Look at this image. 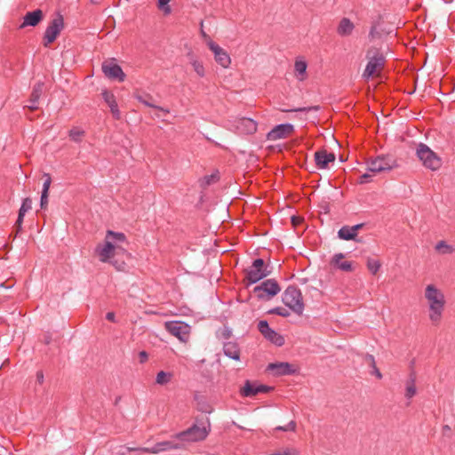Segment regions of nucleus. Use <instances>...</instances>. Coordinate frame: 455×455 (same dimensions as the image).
<instances>
[{
  "mask_svg": "<svg viewBox=\"0 0 455 455\" xmlns=\"http://www.w3.org/2000/svg\"><path fill=\"white\" fill-rule=\"evenodd\" d=\"M430 60V59L425 58V59H424L423 65L421 66V68H426V67L427 66V64H428V60Z\"/></svg>",
  "mask_w": 455,
  "mask_h": 455,
  "instance_id": "obj_61",
  "label": "nucleus"
},
{
  "mask_svg": "<svg viewBox=\"0 0 455 455\" xmlns=\"http://www.w3.org/2000/svg\"><path fill=\"white\" fill-rule=\"evenodd\" d=\"M111 236L114 237V231L108 230L107 240L96 248V254L102 262H108L114 254V243L109 240Z\"/></svg>",
  "mask_w": 455,
  "mask_h": 455,
  "instance_id": "obj_16",
  "label": "nucleus"
},
{
  "mask_svg": "<svg viewBox=\"0 0 455 455\" xmlns=\"http://www.w3.org/2000/svg\"><path fill=\"white\" fill-rule=\"evenodd\" d=\"M355 29L354 23L348 18H342L337 27V34L339 36L345 37L352 35Z\"/></svg>",
  "mask_w": 455,
  "mask_h": 455,
  "instance_id": "obj_25",
  "label": "nucleus"
},
{
  "mask_svg": "<svg viewBox=\"0 0 455 455\" xmlns=\"http://www.w3.org/2000/svg\"><path fill=\"white\" fill-rule=\"evenodd\" d=\"M386 59H370L363 73V78H381V74L386 63Z\"/></svg>",
  "mask_w": 455,
  "mask_h": 455,
  "instance_id": "obj_14",
  "label": "nucleus"
},
{
  "mask_svg": "<svg viewBox=\"0 0 455 455\" xmlns=\"http://www.w3.org/2000/svg\"><path fill=\"white\" fill-rule=\"evenodd\" d=\"M370 363H371V366L373 368V363H371V361H370Z\"/></svg>",
  "mask_w": 455,
  "mask_h": 455,
  "instance_id": "obj_64",
  "label": "nucleus"
},
{
  "mask_svg": "<svg viewBox=\"0 0 455 455\" xmlns=\"http://www.w3.org/2000/svg\"><path fill=\"white\" fill-rule=\"evenodd\" d=\"M435 250L443 254H450L454 251L451 245L448 244L445 241H440L435 245Z\"/></svg>",
  "mask_w": 455,
  "mask_h": 455,
  "instance_id": "obj_34",
  "label": "nucleus"
},
{
  "mask_svg": "<svg viewBox=\"0 0 455 455\" xmlns=\"http://www.w3.org/2000/svg\"><path fill=\"white\" fill-rule=\"evenodd\" d=\"M48 204V194L42 193L40 204L42 208H44Z\"/></svg>",
  "mask_w": 455,
  "mask_h": 455,
  "instance_id": "obj_51",
  "label": "nucleus"
},
{
  "mask_svg": "<svg viewBox=\"0 0 455 455\" xmlns=\"http://www.w3.org/2000/svg\"><path fill=\"white\" fill-rule=\"evenodd\" d=\"M24 216L25 215H20V212H19L18 219H17L16 223H15V226L17 228V231H20L21 229V225H22V222H23Z\"/></svg>",
  "mask_w": 455,
  "mask_h": 455,
  "instance_id": "obj_49",
  "label": "nucleus"
},
{
  "mask_svg": "<svg viewBox=\"0 0 455 455\" xmlns=\"http://www.w3.org/2000/svg\"><path fill=\"white\" fill-rule=\"evenodd\" d=\"M344 258L345 255L341 252L334 254L331 260V265L344 272H352L354 270L352 262L347 260L342 261Z\"/></svg>",
  "mask_w": 455,
  "mask_h": 455,
  "instance_id": "obj_21",
  "label": "nucleus"
},
{
  "mask_svg": "<svg viewBox=\"0 0 455 455\" xmlns=\"http://www.w3.org/2000/svg\"><path fill=\"white\" fill-rule=\"evenodd\" d=\"M281 291V287L275 279H267L253 289L259 299L268 300Z\"/></svg>",
  "mask_w": 455,
  "mask_h": 455,
  "instance_id": "obj_6",
  "label": "nucleus"
},
{
  "mask_svg": "<svg viewBox=\"0 0 455 455\" xmlns=\"http://www.w3.org/2000/svg\"><path fill=\"white\" fill-rule=\"evenodd\" d=\"M258 330L267 340L271 341L275 345L278 347L283 345V337L277 333L275 330L271 329L267 321L260 320L258 323Z\"/></svg>",
  "mask_w": 455,
  "mask_h": 455,
  "instance_id": "obj_15",
  "label": "nucleus"
},
{
  "mask_svg": "<svg viewBox=\"0 0 455 455\" xmlns=\"http://www.w3.org/2000/svg\"><path fill=\"white\" fill-rule=\"evenodd\" d=\"M274 389L273 387L259 384L256 381L245 380L244 385L240 388V395L243 397H253L258 394H267Z\"/></svg>",
  "mask_w": 455,
  "mask_h": 455,
  "instance_id": "obj_11",
  "label": "nucleus"
},
{
  "mask_svg": "<svg viewBox=\"0 0 455 455\" xmlns=\"http://www.w3.org/2000/svg\"><path fill=\"white\" fill-rule=\"evenodd\" d=\"M396 166L395 160L389 156H379L368 162V171L373 173H379L390 171Z\"/></svg>",
  "mask_w": 455,
  "mask_h": 455,
  "instance_id": "obj_12",
  "label": "nucleus"
},
{
  "mask_svg": "<svg viewBox=\"0 0 455 455\" xmlns=\"http://www.w3.org/2000/svg\"><path fill=\"white\" fill-rule=\"evenodd\" d=\"M126 237L124 233L116 232V243L125 242Z\"/></svg>",
  "mask_w": 455,
  "mask_h": 455,
  "instance_id": "obj_50",
  "label": "nucleus"
},
{
  "mask_svg": "<svg viewBox=\"0 0 455 455\" xmlns=\"http://www.w3.org/2000/svg\"><path fill=\"white\" fill-rule=\"evenodd\" d=\"M106 318L110 322H114V312H108Z\"/></svg>",
  "mask_w": 455,
  "mask_h": 455,
  "instance_id": "obj_59",
  "label": "nucleus"
},
{
  "mask_svg": "<svg viewBox=\"0 0 455 455\" xmlns=\"http://www.w3.org/2000/svg\"><path fill=\"white\" fill-rule=\"evenodd\" d=\"M84 134V131L79 129V128H73L70 130L69 132V136L71 138L72 140L74 141H79L81 140V137L83 136Z\"/></svg>",
  "mask_w": 455,
  "mask_h": 455,
  "instance_id": "obj_42",
  "label": "nucleus"
},
{
  "mask_svg": "<svg viewBox=\"0 0 455 455\" xmlns=\"http://www.w3.org/2000/svg\"><path fill=\"white\" fill-rule=\"evenodd\" d=\"M148 355L146 351H140L139 354V360L140 363L147 362Z\"/></svg>",
  "mask_w": 455,
  "mask_h": 455,
  "instance_id": "obj_53",
  "label": "nucleus"
},
{
  "mask_svg": "<svg viewBox=\"0 0 455 455\" xmlns=\"http://www.w3.org/2000/svg\"><path fill=\"white\" fill-rule=\"evenodd\" d=\"M415 91H416V86H414L413 90L411 92H409L408 93L411 94V93L415 92Z\"/></svg>",
  "mask_w": 455,
  "mask_h": 455,
  "instance_id": "obj_63",
  "label": "nucleus"
},
{
  "mask_svg": "<svg viewBox=\"0 0 455 455\" xmlns=\"http://www.w3.org/2000/svg\"><path fill=\"white\" fill-rule=\"evenodd\" d=\"M44 14L42 10L36 9L33 12H28L23 18V22L20 25V28H25L27 26L35 27L43 19Z\"/></svg>",
  "mask_w": 455,
  "mask_h": 455,
  "instance_id": "obj_22",
  "label": "nucleus"
},
{
  "mask_svg": "<svg viewBox=\"0 0 455 455\" xmlns=\"http://www.w3.org/2000/svg\"><path fill=\"white\" fill-rule=\"evenodd\" d=\"M219 180L218 172L211 175H205L200 180V185L206 188Z\"/></svg>",
  "mask_w": 455,
  "mask_h": 455,
  "instance_id": "obj_35",
  "label": "nucleus"
},
{
  "mask_svg": "<svg viewBox=\"0 0 455 455\" xmlns=\"http://www.w3.org/2000/svg\"><path fill=\"white\" fill-rule=\"evenodd\" d=\"M192 66L199 76H204V68L203 63L198 59L193 60Z\"/></svg>",
  "mask_w": 455,
  "mask_h": 455,
  "instance_id": "obj_43",
  "label": "nucleus"
},
{
  "mask_svg": "<svg viewBox=\"0 0 455 455\" xmlns=\"http://www.w3.org/2000/svg\"><path fill=\"white\" fill-rule=\"evenodd\" d=\"M45 180L43 184L42 193L48 194L51 186L52 179L49 174H44Z\"/></svg>",
  "mask_w": 455,
  "mask_h": 455,
  "instance_id": "obj_47",
  "label": "nucleus"
},
{
  "mask_svg": "<svg viewBox=\"0 0 455 455\" xmlns=\"http://www.w3.org/2000/svg\"><path fill=\"white\" fill-rule=\"evenodd\" d=\"M36 381L38 382V384H42L44 382L43 371H39L36 372Z\"/></svg>",
  "mask_w": 455,
  "mask_h": 455,
  "instance_id": "obj_57",
  "label": "nucleus"
},
{
  "mask_svg": "<svg viewBox=\"0 0 455 455\" xmlns=\"http://www.w3.org/2000/svg\"><path fill=\"white\" fill-rule=\"evenodd\" d=\"M307 63L302 59H297L294 64V74L299 81L307 78Z\"/></svg>",
  "mask_w": 455,
  "mask_h": 455,
  "instance_id": "obj_27",
  "label": "nucleus"
},
{
  "mask_svg": "<svg viewBox=\"0 0 455 455\" xmlns=\"http://www.w3.org/2000/svg\"><path fill=\"white\" fill-rule=\"evenodd\" d=\"M245 272V278L249 283H256L270 274L265 261L260 258L254 259L252 265Z\"/></svg>",
  "mask_w": 455,
  "mask_h": 455,
  "instance_id": "obj_7",
  "label": "nucleus"
},
{
  "mask_svg": "<svg viewBox=\"0 0 455 455\" xmlns=\"http://www.w3.org/2000/svg\"><path fill=\"white\" fill-rule=\"evenodd\" d=\"M291 220V224L294 227H297L302 222L303 219L299 216H292Z\"/></svg>",
  "mask_w": 455,
  "mask_h": 455,
  "instance_id": "obj_54",
  "label": "nucleus"
},
{
  "mask_svg": "<svg viewBox=\"0 0 455 455\" xmlns=\"http://www.w3.org/2000/svg\"><path fill=\"white\" fill-rule=\"evenodd\" d=\"M391 32H385L379 24L371 26L369 39L371 44L367 52L366 57H385L391 52L389 44L384 42V38L389 36Z\"/></svg>",
  "mask_w": 455,
  "mask_h": 455,
  "instance_id": "obj_2",
  "label": "nucleus"
},
{
  "mask_svg": "<svg viewBox=\"0 0 455 455\" xmlns=\"http://www.w3.org/2000/svg\"><path fill=\"white\" fill-rule=\"evenodd\" d=\"M32 208V201L30 198H25L22 201L21 206L19 210V212H20V215H25L29 210Z\"/></svg>",
  "mask_w": 455,
  "mask_h": 455,
  "instance_id": "obj_41",
  "label": "nucleus"
},
{
  "mask_svg": "<svg viewBox=\"0 0 455 455\" xmlns=\"http://www.w3.org/2000/svg\"><path fill=\"white\" fill-rule=\"evenodd\" d=\"M230 336H231V331H230L228 329H224V330L222 331V337H223L224 339H229V338H230Z\"/></svg>",
  "mask_w": 455,
  "mask_h": 455,
  "instance_id": "obj_58",
  "label": "nucleus"
},
{
  "mask_svg": "<svg viewBox=\"0 0 455 455\" xmlns=\"http://www.w3.org/2000/svg\"><path fill=\"white\" fill-rule=\"evenodd\" d=\"M180 448H181V445L179 443H175L173 441H164V442L156 443L152 447H143V448H138V449L128 448L127 450L128 451H140L142 452L156 454V453L170 451V450H179Z\"/></svg>",
  "mask_w": 455,
  "mask_h": 455,
  "instance_id": "obj_17",
  "label": "nucleus"
},
{
  "mask_svg": "<svg viewBox=\"0 0 455 455\" xmlns=\"http://www.w3.org/2000/svg\"><path fill=\"white\" fill-rule=\"evenodd\" d=\"M267 370L271 371L274 376L281 377L298 374L299 368L293 363L280 362L269 363Z\"/></svg>",
  "mask_w": 455,
  "mask_h": 455,
  "instance_id": "obj_13",
  "label": "nucleus"
},
{
  "mask_svg": "<svg viewBox=\"0 0 455 455\" xmlns=\"http://www.w3.org/2000/svg\"><path fill=\"white\" fill-rule=\"evenodd\" d=\"M44 84L43 82L36 83L30 95L29 105L28 108L31 110L37 109L39 99L44 92Z\"/></svg>",
  "mask_w": 455,
  "mask_h": 455,
  "instance_id": "obj_23",
  "label": "nucleus"
},
{
  "mask_svg": "<svg viewBox=\"0 0 455 455\" xmlns=\"http://www.w3.org/2000/svg\"><path fill=\"white\" fill-rule=\"evenodd\" d=\"M428 306V318L431 323L438 326L443 319L445 309V296L435 284H427L424 292Z\"/></svg>",
  "mask_w": 455,
  "mask_h": 455,
  "instance_id": "obj_1",
  "label": "nucleus"
},
{
  "mask_svg": "<svg viewBox=\"0 0 455 455\" xmlns=\"http://www.w3.org/2000/svg\"><path fill=\"white\" fill-rule=\"evenodd\" d=\"M171 0H158L157 7L164 15H169L172 12L171 6L169 5Z\"/></svg>",
  "mask_w": 455,
  "mask_h": 455,
  "instance_id": "obj_37",
  "label": "nucleus"
},
{
  "mask_svg": "<svg viewBox=\"0 0 455 455\" xmlns=\"http://www.w3.org/2000/svg\"><path fill=\"white\" fill-rule=\"evenodd\" d=\"M269 314L287 317L290 315V311L283 307H276L268 311Z\"/></svg>",
  "mask_w": 455,
  "mask_h": 455,
  "instance_id": "obj_40",
  "label": "nucleus"
},
{
  "mask_svg": "<svg viewBox=\"0 0 455 455\" xmlns=\"http://www.w3.org/2000/svg\"><path fill=\"white\" fill-rule=\"evenodd\" d=\"M416 155L424 167L431 171H436L442 166V159L424 143L418 145Z\"/></svg>",
  "mask_w": 455,
  "mask_h": 455,
  "instance_id": "obj_5",
  "label": "nucleus"
},
{
  "mask_svg": "<svg viewBox=\"0 0 455 455\" xmlns=\"http://www.w3.org/2000/svg\"><path fill=\"white\" fill-rule=\"evenodd\" d=\"M201 35L204 38L205 42H209L210 36L201 28Z\"/></svg>",
  "mask_w": 455,
  "mask_h": 455,
  "instance_id": "obj_60",
  "label": "nucleus"
},
{
  "mask_svg": "<svg viewBox=\"0 0 455 455\" xmlns=\"http://www.w3.org/2000/svg\"><path fill=\"white\" fill-rule=\"evenodd\" d=\"M233 126L240 134H253L257 132L258 124L251 118L239 117L233 121Z\"/></svg>",
  "mask_w": 455,
  "mask_h": 455,
  "instance_id": "obj_18",
  "label": "nucleus"
},
{
  "mask_svg": "<svg viewBox=\"0 0 455 455\" xmlns=\"http://www.w3.org/2000/svg\"><path fill=\"white\" fill-rule=\"evenodd\" d=\"M64 28V19L60 13H57L47 26L44 35V44L47 46L55 41Z\"/></svg>",
  "mask_w": 455,
  "mask_h": 455,
  "instance_id": "obj_8",
  "label": "nucleus"
},
{
  "mask_svg": "<svg viewBox=\"0 0 455 455\" xmlns=\"http://www.w3.org/2000/svg\"><path fill=\"white\" fill-rule=\"evenodd\" d=\"M282 300L292 312L299 315H302L305 305L302 293L298 287L288 286L282 295Z\"/></svg>",
  "mask_w": 455,
  "mask_h": 455,
  "instance_id": "obj_4",
  "label": "nucleus"
},
{
  "mask_svg": "<svg viewBox=\"0 0 455 455\" xmlns=\"http://www.w3.org/2000/svg\"><path fill=\"white\" fill-rule=\"evenodd\" d=\"M371 176L368 173H364L362 176H360L358 183L359 184H365L371 181Z\"/></svg>",
  "mask_w": 455,
  "mask_h": 455,
  "instance_id": "obj_48",
  "label": "nucleus"
},
{
  "mask_svg": "<svg viewBox=\"0 0 455 455\" xmlns=\"http://www.w3.org/2000/svg\"><path fill=\"white\" fill-rule=\"evenodd\" d=\"M381 267V263L378 259H368L367 267L368 270L372 274L376 275Z\"/></svg>",
  "mask_w": 455,
  "mask_h": 455,
  "instance_id": "obj_36",
  "label": "nucleus"
},
{
  "mask_svg": "<svg viewBox=\"0 0 455 455\" xmlns=\"http://www.w3.org/2000/svg\"><path fill=\"white\" fill-rule=\"evenodd\" d=\"M172 373L161 371L157 373L156 382L159 385H166L172 380Z\"/></svg>",
  "mask_w": 455,
  "mask_h": 455,
  "instance_id": "obj_32",
  "label": "nucleus"
},
{
  "mask_svg": "<svg viewBox=\"0 0 455 455\" xmlns=\"http://www.w3.org/2000/svg\"><path fill=\"white\" fill-rule=\"evenodd\" d=\"M102 71L108 78L114 79V63L107 64L104 62L102 64Z\"/></svg>",
  "mask_w": 455,
  "mask_h": 455,
  "instance_id": "obj_38",
  "label": "nucleus"
},
{
  "mask_svg": "<svg viewBox=\"0 0 455 455\" xmlns=\"http://www.w3.org/2000/svg\"><path fill=\"white\" fill-rule=\"evenodd\" d=\"M451 432V428L449 425H443L442 427V433L443 435H449Z\"/></svg>",
  "mask_w": 455,
  "mask_h": 455,
  "instance_id": "obj_55",
  "label": "nucleus"
},
{
  "mask_svg": "<svg viewBox=\"0 0 455 455\" xmlns=\"http://www.w3.org/2000/svg\"><path fill=\"white\" fill-rule=\"evenodd\" d=\"M100 96L103 102L109 108L110 111L114 113V94L112 91L102 88Z\"/></svg>",
  "mask_w": 455,
  "mask_h": 455,
  "instance_id": "obj_29",
  "label": "nucleus"
},
{
  "mask_svg": "<svg viewBox=\"0 0 455 455\" xmlns=\"http://www.w3.org/2000/svg\"><path fill=\"white\" fill-rule=\"evenodd\" d=\"M223 353L226 356L239 361L241 350L237 342L228 341L223 344Z\"/></svg>",
  "mask_w": 455,
  "mask_h": 455,
  "instance_id": "obj_24",
  "label": "nucleus"
},
{
  "mask_svg": "<svg viewBox=\"0 0 455 455\" xmlns=\"http://www.w3.org/2000/svg\"><path fill=\"white\" fill-rule=\"evenodd\" d=\"M206 44L216 57L217 56L228 57V53L220 45H218L215 42H213L212 39H209V42H207Z\"/></svg>",
  "mask_w": 455,
  "mask_h": 455,
  "instance_id": "obj_31",
  "label": "nucleus"
},
{
  "mask_svg": "<svg viewBox=\"0 0 455 455\" xmlns=\"http://www.w3.org/2000/svg\"><path fill=\"white\" fill-rule=\"evenodd\" d=\"M364 223H359L355 226L351 227L352 231H355V233H357L360 229H362L364 227Z\"/></svg>",
  "mask_w": 455,
  "mask_h": 455,
  "instance_id": "obj_56",
  "label": "nucleus"
},
{
  "mask_svg": "<svg viewBox=\"0 0 455 455\" xmlns=\"http://www.w3.org/2000/svg\"><path fill=\"white\" fill-rule=\"evenodd\" d=\"M416 373L415 371H411L409 374V378L405 382V397L407 399H411L416 394H417V387H416Z\"/></svg>",
  "mask_w": 455,
  "mask_h": 455,
  "instance_id": "obj_26",
  "label": "nucleus"
},
{
  "mask_svg": "<svg viewBox=\"0 0 455 455\" xmlns=\"http://www.w3.org/2000/svg\"><path fill=\"white\" fill-rule=\"evenodd\" d=\"M314 156L318 169H326L330 163L335 161V155L328 153L325 149L316 151Z\"/></svg>",
  "mask_w": 455,
  "mask_h": 455,
  "instance_id": "obj_20",
  "label": "nucleus"
},
{
  "mask_svg": "<svg viewBox=\"0 0 455 455\" xmlns=\"http://www.w3.org/2000/svg\"><path fill=\"white\" fill-rule=\"evenodd\" d=\"M211 432L209 419H196V422L188 429L180 431L173 435L174 439L187 443L202 442L207 438Z\"/></svg>",
  "mask_w": 455,
  "mask_h": 455,
  "instance_id": "obj_3",
  "label": "nucleus"
},
{
  "mask_svg": "<svg viewBox=\"0 0 455 455\" xmlns=\"http://www.w3.org/2000/svg\"><path fill=\"white\" fill-rule=\"evenodd\" d=\"M125 74L121 68V67L116 64V81L124 82L125 79Z\"/></svg>",
  "mask_w": 455,
  "mask_h": 455,
  "instance_id": "obj_45",
  "label": "nucleus"
},
{
  "mask_svg": "<svg viewBox=\"0 0 455 455\" xmlns=\"http://www.w3.org/2000/svg\"><path fill=\"white\" fill-rule=\"evenodd\" d=\"M136 99L141 102L142 104H144L145 106H148L149 108H156V109H159L161 111H164V113L168 114L169 113V110L168 109H164V108L162 107H158L156 105H154L152 104L151 102H149L148 100H150L152 97L149 95V94H146L145 97H143L142 95H136L135 96Z\"/></svg>",
  "mask_w": 455,
  "mask_h": 455,
  "instance_id": "obj_30",
  "label": "nucleus"
},
{
  "mask_svg": "<svg viewBox=\"0 0 455 455\" xmlns=\"http://www.w3.org/2000/svg\"><path fill=\"white\" fill-rule=\"evenodd\" d=\"M366 357H367V359L369 361L373 363V371H372V373L377 377V379H382V374H381V372L379 371V370L378 369V367L376 365V362H375L374 356L371 355H367Z\"/></svg>",
  "mask_w": 455,
  "mask_h": 455,
  "instance_id": "obj_44",
  "label": "nucleus"
},
{
  "mask_svg": "<svg viewBox=\"0 0 455 455\" xmlns=\"http://www.w3.org/2000/svg\"><path fill=\"white\" fill-rule=\"evenodd\" d=\"M165 330L182 342L189 339L190 326L182 321H169L164 323Z\"/></svg>",
  "mask_w": 455,
  "mask_h": 455,
  "instance_id": "obj_9",
  "label": "nucleus"
},
{
  "mask_svg": "<svg viewBox=\"0 0 455 455\" xmlns=\"http://www.w3.org/2000/svg\"><path fill=\"white\" fill-rule=\"evenodd\" d=\"M294 132V126L291 124H281L275 126L267 134L269 140H276L289 137Z\"/></svg>",
  "mask_w": 455,
  "mask_h": 455,
  "instance_id": "obj_19",
  "label": "nucleus"
},
{
  "mask_svg": "<svg viewBox=\"0 0 455 455\" xmlns=\"http://www.w3.org/2000/svg\"><path fill=\"white\" fill-rule=\"evenodd\" d=\"M268 455H299V451L294 447H284L276 450Z\"/></svg>",
  "mask_w": 455,
  "mask_h": 455,
  "instance_id": "obj_33",
  "label": "nucleus"
},
{
  "mask_svg": "<svg viewBox=\"0 0 455 455\" xmlns=\"http://www.w3.org/2000/svg\"><path fill=\"white\" fill-rule=\"evenodd\" d=\"M320 109L319 106H311V107H303V108H298L291 109V111L294 112H310V111H318Z\"/></svg>",
  "mask_w": 455,
  "mask_h": 455,
  "instance_id": "obj_46",
  "label": "nucleus"
},
{
  "mask_svg": "<svg viewBox=\"0 0 455 455\" xmlns=\"http://www.w3.org/2000/svg\"><path fill=\"white\" fill-rule=\"evenodd\" d=\"M338 237L339 239L345 240V241H357V233H355V231H352L350 226H343L339 228L338 231Z\"/></svg>",
  "mask_w": 455,
  "mask_h": 455,
  "instance_id": "obj_28",
  "label": "nucleus"
},
{
  "mask_svg": "<svg viewBox=\"0 0 455 455\" xmlns=\"http://www.w3.org/2000/svg\"><path fill=\"white\" fill-rule=\"evenodd\" d=\"M297 428V423L294 420H291L286 426H278L275 428V431L283 432H295Z\"/></svg>",
  "mask_w": 455,
  "mask_h": 455,
  "instance_id": "obj_39",
  "label": "nucleus"
},
{
  "mask_svg": "<svg viewBox=\"0 0 455 455\" xmlns=\"http://www.w3.org/2000/svg\"><path fill=\"white\" fill-rule=\"evenodd\" d=\"M115 113H116V119L119 118V116H118L119 111L116 108Z\"/></svg>",
  "mask_w": 455,
  "mask_h": 455,
  "instance_id": "obj_62",
  "label": "nucleus"
},
{
  "mask_svg": "<svg viewBox=\"0 0 455 455\" xmlns=\"http://www.w3.org/2000/svg\"><path fill=\"white\" fill-rule=\"evenodd\" d=\"M134 259L124 248L116 245V270L128 272L133 267Z\"/></svg>",
  "mask_w": 455,
  "mask_h": 455,
  "instance_id": "obj_10",
  "label": "nucleus"
},
{
  "mask_svg": "<svg viewBox=\"0 0 455 455\" xmlns=\"http://www.w3.org/2000/svg\"><path fill=\"white\" fill-rule=\"evenodd\" d=\"M223 68H228L231 63V59H216Z\"/></svg>",
  "mask_w": 455,
  "mask_h": 455,
  "instance_id": "obj_52",
  "label": "nucleus"
}]
</instances>
